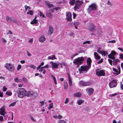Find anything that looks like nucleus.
Segmentation results:
<instances>
[{
    "instance_id": "f257e3e1",
    "label": "nucleus",
    "mask_w": 123,
    "mask_h": 123,
    "mask_svg": "<svg viewBox=\"0 0 123 123\" xmlns=\"http://www.w3.org/2000/svg\"><path fill=\"white\" fill-rule=\"evenodd\" d=\"M26 91L24 88H20L18 89V97L22 98L26 96Z\"/></svg>"
},
{
    "instance_id": "f03ea898",
    "label": "nucleus",
    "mask_w": 123,
    "mask_h": 123,
    "mask_svg": "<svg viewBox=\"0 0 123 123\" xmlns=\"http://www.w3.org/2000/svg\"><path fill=\"white\" fill-rule=\"evenodd\" d=\"M84 58L82 57H79L74 59L73 61V63L77 65L78 67L80 65L84 60Z\"/></svg>"
},
{
    "instance_id": "7ed1b4c3",
    "label": "nucleus",
    "mask_w": 123,
    "mask_h": 123,
    "mask_svg": "<svg viewBox=\"0 0 123 123\" xmlns=\"http://www.w3.org/2000/svg\"><path fill=\"white\" fill-rule=\"evenodd\" d=\"M5 67L9 71L13 72L15 70L14 65L11 63H6V64Z\"/></svg>"
},
{
    "instance_id": "20e7f679",
    "label": "nucleus",
    "mask_w": 123,
    "mask_h": 123,
    "mask_svg": "<svg viewBox=\"0 0 123 123\" xmlns=\"http://www.w3.org/2000/svg\"><path fill=\"white\" fill-rule=\"evenodd\" d=\"M97 8V6L95 3L92 4L89 6L87 9V11L89 13L91 12L92 11H95Z\"/></svg>"
},
{
    "instance_id": "39448f33",
    "label": "nucleus",
    "mask_w": 123,
    "mask_h": 123,
    "mask_svg": "<svg viewBox=\"0 0 123 123\" xmlns=\"http://www.w3.org/2000/svg\"><path fill=\"white\" fill-rule=\"evenodd\" d=\"M87 28L91 31H95V26L92 23H89L87 24Z\"/></svg>"
},
{
    "instance_id": "423d86ee",
    "label": "nucleus",
    "mask_w": 123,
    "mask_h": 123,
    "mask_svg": "<svg viewBox=\"0 0 123 123\" xmlns=\"http://www.w3.org/2000/svg\"><path fill=\"white\" fill-rule=\"evenodd\" d=\"M6 20L8 23H11L12 21L16 23H18L17 20L12 17H10L8 16H6Z\"/></svg>"
},
{
    "instance_id": "0eeeda50",
    "label": "nucleus",
    "mask_w": 123,
    "mask_h": 123,
    "mask_svg": "<svg viewBox=\"0 0 123 123\" xmlns=\"http://www.w3.org/2000/svg\"><path fill=\"white\" fill-rule=\"evenodd\" d=\"M37 96V93L33 91H29L26 94V96L30 97L32 98H34Z\"/></svg>"
},
{
    "instance_id": "6e6552de",
    "label": "nucleus",
    "mask_w": 123,
    "mask_h": 123,
    "mask_svg": "<svg viewBox=\"0 0 123 123\" xmlns=\"http://www.w3.org/2000/svg\"><path fill=\"white\" fill-rule=\"evenodd\" d=\"M96 74L98 76H104L105 75V70H100L97 69L96 70Z\"/></svg>"
},
{
    "instance_id": "1a4fd4ad",
    "label": "nucleus",
    "mask_w": 123,
    "mask_h": 123,
    "mask_svg": "<svg viewBox=\"0 0 123 123\" xmlns=\"http://www.w3.org/2000/svg\"><path fill=\"white\" fill-rule=\"evenodd\" d=\"M90 68H89L88 66H81L79 69L80 73H82V71H87L88 69Z\"/></svg>"
},
{
    "instance_id": "9d476101",
    "label": "nucleus",
    "mask_w": 123,
    "mask_h": 123,
    "mask_svg": "<svg viewBox=\"0 0 123 123\" xmlns=\"http://www.w3.org/2000/svg\"><path fill=\"white\" fill-rule=\"evenodd\" d=\"M91 84V82L89 81L86 82L81 81L79 82V85L80 86H89Z\"/></svg>"
},
{
    "instance_id": "9b49d317",
    "label": "nucleus",
    "mask_w": 123,
    "mask_h": 123,
    "mask_svg": "<svg viewBox=\"0 0 123 123\" xmlns=\"http://www.w3.org/2000/svg\"><path fill=\"white\" fill-rule=\"evenodd\" d=\"M117 81L116 80H113L109 84V87L110 88L115 87L117 85Z\"/></svg>"
},
{
    "instance_id": "f8f14e48",
    "label": "nucleus",
    "mask_w": 123,
    "mask_h": 123,
    "mask_svg": "<svg viewBox=\"0 0 123 123\" xmlns=\"http://www.w3.org/2000/svg\"><path fill=\"white\" fill-rule=\"evenodd\" d=\"M83 3L82 1H80L79 0H77L76 1L75 5L74 7V9L76 10L77 9H79L80 8L79 6Z\"/></svg>"
},
{
    "instance_id": "ddd939ff",
    "label": "nucleus",
    "mask_w": 123,
    "mask_h": 123,
    "mask_svg": "<svg viewBox=\"0 0 123 123\" xmlns=\"http://www.w3.org/2000/svg\"><path fill=\"white\" fill-rule=\"evenodd\" d=\"M116 52L115 51H112L111 53L108 55V57L112 60L115 59V57L114 55H116Z\"/></svg>"
},
{
    "instance_id": "4468645a",
    "label": "nucleus",
    "mask_w": 123,
    "mask_h": 123,
    "mask_svg": "<svg viewBox=\"0 0 123 123\" xmlns=\"http://www.w3.org/2000/svg\"><path fill=\"white\" fill-rule=\"evenodd\" d=\"M50 63L51 64L52 68L53 69L55 68H58L59 64H58V62L53 63V62H51Z\"/></svg>"
},
{
    "instance_id": "2eb2a0df",
    "label": "nucleus",
    "mask_w": 123,
    "mask_h": 123,
    "mask_svg": "<svg viewBox=\"0 0 123 123\" xmlns=\"http://www.w3.org/2000/svg\"><path fill=\"white\" fill-rule=\"evenodd\" d=\"M66 15L67 16L66 18L68 20V21H71L72 19L71 18L72 15L71 13L70 12H69L66 14Z\"/></svg>"
},
{
    "instance_id": "dca6fc26",
    "label": "nucleus",
    "mask_w": 123,
    "mask_h": 123,
    "mask_svg": "<svg viewBox=\"0 0 123 123\" xmlns=\"http://www.w3.org/2000/svg\"><path fill=\"white\" fill-rule=\"evenodd\" d=\"M5 109L4 106H3L0 109V114L3 116H4L6 113L5 111Z\"/></svg>"
},
{
    "instance_id": "f3484780",
    "label": "nucleus",
    "mask_w": 123,
    "mask_h": 123,
    "mask_svg": "<svg viewBox=\"0 0 123 123\" xmlns=\"http://www.w3.org/2000/svg\"><path fill=\"white\" fill-rule=\"evenodd\" d=\"M86 90L88 92V94L90 95L92 94L94 91V89L92 88H87L86 89Z\"/></svg>"
},
{
    "instance_id": "a211bd4d",
    "label": "nucleus",
    "mask_w": 123,
    "mask_h": 123,
    "mask_svg": "<svg viewBox=\"0 0 123 123\" xmlns=\"http://www.w3.org/2000/svg\"><path fill=\"white\" fill-rule=\"evenodd\" d=\"M53 31V27L51 26H49V30L48 32V34L50 35H51Z\"/></svg>"
},
{
    "instance_id": "6ab92c4d",
    "label": "nucleus",
    "mask_w": 123,
    "mask_h": 123,
    "mask_svg": "<svg viewBox=\"0 0 123 123\" xmlns=\"http://www.w3.org/2000/svg\"><path fill=\"white\" fill-rule=\"evenodd\" d=\"M87 65L89 68H90L91 67V63L92 62V60L90 58H88L87 60Z\"/></svg>"
},
{
    "instance_id": "aec40b11",
    "label": "nucleus",
    "mask_w": 123,
    "mask_h": 123,
    "mask_svg": "<svg viewBox=\"0 0 123 123\" xmlns=\"http://www.w3.org/2000/svg\"><path fill=\"white\" fill-rule=\"evenodd\" d=\"M68 80L70 86H71L72 85V81L71 79V77L69 73H68Z\"/></svg>"
},
{
    "instance_id": "412c9836",
    "label": "nucleus",
    "mask_w": 123,
    "mask_h": 123,
    "mask_svg": "<svg viewBox=\"0 0 123 123\" xmlns=\"http://www.w3.org/2000/svg\"><path fill=\"white\" fill-rule=\"evenodd\" d=\"M94 55L95 58L97 60H98L100 59V57L99 56V55L97 52H94Z\"/></svg>"
},
{
    "instance_id": "4be33fe9",
    "label": "nucleus",
    "mask_w": 123,
    "mask_h": 123,
    "mask_svg": "<svg viewBox=\"0 0 123 123\" xmlns=\"http://www.w3.org/2000/svg\"><path fill=\"white\" fill-rule=\"evenodd\" d=\"M40 42L41 43H43L46 40V38L44 35H42L39 38V39Z\"/></svg>"
},
{
    "instance_id": "5701e85b",
    "label": "nucleus",
    "mask_w": 123,
    "mask_h": 123,
    "mask_svg": "<svg viewBox=\"0 0 123 123\" xmlns=\"http://www.w3.org/2000/svg\"><path fill=\"white\" fill-rule=\"evenodd\" d=\"M37 16H35V17L33 19V20L31 21V24H35L37 23L38 22V20H37Z\"/></svg>"
},
{
    "instance_id": "b1692460",
    "label": "nucleus",
    "mask_w": 123,
    "mask_h": 123,
    "mask_svg": "<svg viewBox=\"0 0 123 123\" xmlns=\"http://www.w3.org/2000/svg\"><path fill=\"white\" fill-rule=\"evenodd\" d=\"M120 61L118 59H116L113 60V65L114 66H116L117 64V62H119Z\"/></svg>"
},
{
    "instance_id": "393cba45",
    "label": "nucleus",
    "mask_w": 123,
    "mask_h": 123,
    "mask_svg": "<svg viewBox=\"0 0 123 123\" xmlns=\"http://www.w3.org/2000/svg\"><path fill=\"white\" fill-rule=\"evenodd\" d=\"M56 58H55V55H52L51 56H49L48 57V60L51 59L52 60H53L55 59H56Z\"/></svg>"
},
{
    "instance_id": "a878e982",
    "label": "nucleus",
    "mask_w": 123,
    "mask_h": 123,
    "mask_svg": "<svg viewBox=\"0 0 123 123\" xmlns=\"http://www.w3.org/2000/svg\"><path fill=\"white\" fill-rule=\"evenodd\" d=\"M81 94L80 92H77L74 94V96L75 97H80L81 96Z\"/></svg>"
},
{
    "instance_id": "bb28decb",
    "label": "nucleus",
    "mask_w": 123,
    "mask_h": 123,
    "mask_svg": "<svg viewBox=\"0 0 123 123\" xmlns=\"http://www.w3.org/2000/svg\"><path fill=\"white\" fill-rule=\"evenodd\" d=\"M75 2V0H70L69 3L71 5H74Z\"/></svg>"
},
{
    "instance_id": "cd10ccee",
    "label": "nucleus",
    "mask_w": 123,
    "mask_h": 123,
    "mask_svg": "<svg viewBox=\"0 0 123 123\" xmlns=\"http://www.w3.org/2000/svg\"><path fill=\"white\" fill-rule=\"evenodd\" d=\"M68 86V84L67 81L65 82L64 83V88L65 89H67Z\"/></svg>"
},
{
    "instance_id": "c85d7f7f",
    "label": "nucleus",
    "mask_w": 123,
    "mask_h": 123,
    "mask_svg": "<svg viewBox=\"0 0 123 123\" xmlns=\"http://www.w3.org/2000/svg\"><path fill=\"white\" fill-rule=\"evenodd\" d=\"M34 13V11H33L29 10L28 12H27V14H29L32 15Z\"/></svg>"
},
{
    "instance_id": "c756f323",
    "label": "nucleus",
    "mask_w": 123,
    "mask_h": 123,
    "mask_svg": "<svg viewBox=\"0 0 123 123\" xmlns=\"http://www.w3.org/2000/svg\"><path fill=\"white\" fill-rule=\"evenodd\" d=\"M108 54V52H107L105 51H102L101 52V54L102 55H104L105 56V55H107Z\"/></svg>"
},
{
    "instance_id": "7c9ffc66",
    "label": "nucleus",
    "mask_w": 123,
    "mask_h": 123,
    "mask_svg": "<svg viewBox=\"0 0 123 123\" xmlns=\"http://www.w3.org/2000/svg\"><path fill=\"white\" fill-rule=\"evenodd\" d=\"M117 68L118 69V70H119V72H118L119 73H114V74H116L117 75H118V74H119L120 73V66H117Z\"/></svg>"
},
{
    "instance_id": "2f4dec72",
    "label": "nucleus",
    "mask_w": 123,
    "mask_h": 123,
    "mask_svg": "<svg viewBox=\"0 0 123 123\" xmlns=\"http://www.w3.org/2000/svg\"><path fill=\"white\" fill-rule=\"evenodd\" d=\"M46 4L50 8L51 7H53L54 6L52 4H50L49 3L47 2H46Z\"/></svg>"
},
{
    "instance_id": "473e14b6",
    "label": "nucleus",
    "mask_w": 123,
    "mask_h": 123,
    "mask_svg": "<svg viewBox=\"0 0 123 123\" xmlns=\"http://www.w3.org/2000/svg\"><path fill=\"white\" fill-rule=\"evenodd\" d=\"M58 64H59V65H61V67L62 68L63 67V65H65L66 64L64 62H63L60 63L58 62Z\"/></svg>"
},
{
    "instance_id": "72a5a7b5",
    "label": "nucleus",
    "mask_w": 123,
    "mask_h": 123,
    "mask_svg": "<svg viewBox=\"0 0 123 123\" xmlns=\"http://www.w3.org/2000/svg\"><path fill=\"white\" fill-rule=\"evenodd\" d=\"M77 101L78 104L79 105H80L84 102L83 101L80 99L78 100Z\"/></svg>"
},
{
    "instance_id": "f704fd0d",
    "label": "nucleus",
    "mask_w": 123,
    "mask_h": 123,
    "mask_svg": "<svg viewBox=\"0 0 123 123\" xmlns=\"http://www.w3.org/2000/svg\"><path fill=\"white\" fill-rule=\"evenodd\" d=\"M25 11H26L27 9H28L29 10L31 8L30 6H27L26 5H25Z\"/></svg>"
},
{
    "instance_id": "c9c22d12",
    "label": "nucleus",
    "mask_w": 123,
    "mask_h": 123,
    "mask_svg": "<svg viewBox=\"0 0 123 123\" xmlns=\"http://www.w3.org/2000/svg\"><path fill=\"white\" fill-rule=\"evenodd\" d=\"M29 117H30V118L34 122H36V120L35 119H34L33 117L31 115H30L29 116Z\"/></svg>"
},
{
    "instance_id": "e433bc0d",
    "label": "nucleus",
    "mask_w": 123,
    "mask_h": 123,
    "mask_svg": "<svg viewBox=\"0 0 123 123\" xmlns=\"http://www.w3.org/2000/svg\"><path fill=\"white\" fill-rule=\"evenodd\" d=\"M58 123H67L64 120H60L58 122Z\"/></svg>"
},
{
    "instance_id": "4c0bfd02",
    "label": "nucleus",
    "mask_w": 123,
    "mask_h": 123,
    "mask_svg": "<svg viewBox=\"0 0 123 123\" xmlns=\"http://www.w3.org/2000/svg\"><path fill=\"white\" fill-rule=\"evenodd\" d=\"M47 15L49 17L51 18L52 17L53 15L50 13H47Z\"/></svg>"
},
{
    "instance_id": "58836bf2",
    "label": "nucleus",
    "mask_w": 123,
    "mask_h": 123,
    "mask_svg": "<svg viewBox=\"0 0 123 123\" xmlns=\"http://www.w3.org/2000/svg\"><path fill=\"white\" fill-rule=\"evenodd\" d=\"M6 94L9 96H11L12 95V93L11 92L7 91L6 92Z\"/></svg>"
},
{
    "instance_id": "ea45409f",
    "label": "nucleus",
    "mask_w": 123,
    "mask_h": 123,
    "mask_svg": "<svg viewBox=\"0 0 123 123\" xmlns=\"http://www.w3.org/2000/svg\"><path fill=\"white\" fill-rule=\"evenodd\" d=\"M53 103L50 104L49 105V108L48 109H50L52 108L53 107Z\"/></svg>"
},
{
    "instance_id": "a19ab883",
    "label": "nucleus",
    "mask_w": 123,
    "mask_h": 123,
    "mask_svg": "<svg viewBox=\"0 0 123 123\" xmlns=\"http://www.w3.org/2000/svg\"><path fill=\"white\" fill-rule=\"evenodd\" d=\"M80 24V23L78 22H74V26H78Z\"/></svg>"
},
{
    "instance_id": "79ce46f5",
    "label": "nucleus",
    "mask_w": 123,
    "mask_h": 123,
    "mask_svg": "<svg viewBox=\"0 0 123 123\" xmlns=\"http://www.w3.org/2000/svg\"><path fill=\"white\" fill-rule=\"evenodd\" d=\"M16 103V102H13L12 103L9 105V106L10 107L11 106H13L15 105Z\"/></svg>"
},
{
    "instance_id": "37998d69",
    "label": "nucleus",
    "mask_w": 123,
    "mask_h": 123,
    "mask_svg": "<svg viewBox=\"0 0 123 123\" xmlns=\"http://www.w3.org/2000/svg\"><path fill=\"white\" fill-rule=\"evenodd\" d=\"M103 58H102L101 59L98 61L97 63V64H100L102 63L103 62Z\"/></svg>"
},
{
    "instance_id": "c03bdc74",
    "label": "nucleus",
    "mask_w": 123,
    "mask_h": 123,
    "mask_svg": "<svg viewBox=\"0 0 123 123\" xmlns=\"http://www.w3.org/2000/svg\"><path fill=\"white\" fill-rule=\"evenodd\" d=\"M3 91L5 92L6 91L7 88L5 86H4L3 87Z\"/></svg>"
},
{
    "instance_id": "a18cd8bd",
    "label": "nucleus",
    "mask_w": 123,
    "mask_h": 123,
    "mask_svg": "<svg viewBox=\"0 0 123 123\" xmlns=\"http://www.w3.org/2000/svg\"><path fill=\"white\" fill-rule=\"evenodd\" d=\"M4 121L3 117L1 116H0V121L3 122Z\"/></svg>"
},
{
    "instance_id": "49530a36",
    "label": "nucleus",
    "mask_w": 123,
    "mask_h": 123,
    "mask_svg": "<svg viewBox=\"0 0 123 123\" xmlns=\"http://www.w3.org/2000/svg\"><path fill=\"white\" fill-rule=\"evenodd\" d=\"M30 68H33V69H35L36 68V67L33 65H31L30 66Z\"/></svg>"
},
{
    "instance_id": "de8ad7c7",
    "label": "nucleus",
    "mask_w": 123,
    "mask_h": 123,
    "mask_svg": "<svg viewBox=\"0 0 123 123\" xmlns=\"http://www.w3.org/2000/svg\"><path fill=\"white\" fill-rule=\"evenodd\" d=\"M22 80L23 81L25 82H27V78L25 77H23L22 79Z\"/></svg>"
},
{
    "instance_id": "09e8293b",
    "label": "nucleus",
    "mask_w": 123,
    "mask_h": 123,
    "mask_svg": "<svg viewBox=\"0 0 123 123\" xmlns=\"http://www.w3.org/2000/svg\"><path fill=\"white\" fill-rule=\"evenodd\" d=\"M44 68L43 67H41L40 68L39 70V71L40 72H42L43 71H44L43 70H44Z\"/></svg>"
},
{
    "instance_id": "8fccbe9b",
    "label": "nucleus",
    "mask_w": 123,
    "mask_h": 123,
    "mask_svg": "<svg viewBox=\"0 0 123 123\" xmlns=\"http://www.w3.org/2000/svg\"><path fill=\"white\" fill-rule=\"evenodd\" d=\"M78 55V53H77V54H73V55H72L71 56V58H72V59H73V58L75 57V56H76V55Z\"/></svg>"
},
{
    "instance_id": "3c124183",
    "label": "nucleus",
    "mask_w": 123,
    "mask_h": 123,
    "mask_svg": "<svg viewBox=\"0 0 123 123\" xmlns=\"http://www.w3.org/2000/svg\"><path fill=\"white\" fill-rule=\"evenodd\" d=\"M45 69V68H49V64L48 63L47 65L43 67Z\"/></svg>"
},
{
    "instance_id": "603ef678",
    "label": "nucleus",
    "mask_w": 123,
    "mask_h": 123,
    "mask_svg": "<svg viewBox=\"0 0 123 123\" xmlns=\"http://www.w3.org/2000/svg\"><path fill=\"white\" fill-rule=\"evenodd\" d=\"M113 123H121V121L119 120L118 122H117L115 120H114L113 121Z\"/></svg>"
},
{
    "instance_id": "864d4df0",
    "label": "nucleus",
    "mask_w": 123,
    "mask_h": 123,
    "mask_svg": "<svg viewBox=\"0 0 123 123\" xmlns=\"http://www.w3.org/2000/svg\"><path fill=\"white\" fill-rule=\"evenodd\" d=\"M101 49V48H98V50H97V52L99 53V54H101V52L102 51H100V49Z\"/></svg>"
},
{
    "instance_id": "5fc2aeb1",
    "label": "nucleus",
    "mask_w": 123,
    "mask_h": 123,
    "mask_svg": "<svg viewBox=\"0 0 123 123\" xmlns=\"http://www.w3.org/2000/svg\"><path fill=\"white\" fill-rule=\"evenodd\" d=\"M108 61L110 65H112V61L109 59H108Z\"/></svg>"
},
{
    "instance_id": "6e6d98bb",
    "label": "nucleus",
    "mask_w": 123,
    "mask_h": 123,
    "mask_svg": "<svg viewBox=\"0 0 123 123\" xmlns=\"http://www.w3.org/2000/svg\"><path fill=\"white\" fill-rule=\"evenodd\" d=\"M21 68V66L20 65H19L18 66V67H17V70L18 71H19Z\"/></svg>"
},
{
    "instance_id": "4d7b16f0",
    "label": "nucleus",
    "mask_w": 123,
    "mask_h": 123,
    "mask_svg": "<svg viewBox=\"0 0 123 123\" xmlns=\"http://www.w3.org/2000/svg\"><path fill=\"white\" fill-rule=\"evenodd\" d=\"M119 56H120L119 58L120 59H123V54H119Z\"/></svg>"
},
{
    "instance_id": "13d9d810",
    "label": "nucleus",
    "mask_w": 123,
    "mask_h": 123,
    "mask_svg": "<svg viewBox=\"0 0 123 123\" xmlns=\"http://www.w3.org/2000/svg\"><path fill=\"white\" fill-rule=\"evenodd\" d=\"M90 41H87L86 42H84L83 43V44H84L86 43H88V44H90Z\"/></svg>"
},
{
    "instance_id": "bf43d9fd",
    "label": "nucleus",
    "mask_w": 123,
    "mask_h": 123,
    "mask_svg": "<svg viewBox=\"0 0 123 123\" xmlns=\"http://www.w3.org/2000/svg\"><path fill=\"white\" fill-rule=\"evenodd\" d=\"M116 41L115 40H113L111 41H109L108 42V43H115Z\"/></svg>"
},
{
    "instance_id": "052dcab7",
    "label": "nucleus",
    "mask_w": 123,
    "mask_h": 123,
    "mask_svg": "<svg viewBox=\"0 0 123 123\" xmlns=\"http://www.w3.org/2000/svg\"><path fill=\"white\" fill-rule=\"evenodd\" d=\"M69 99L68 98H67L66 99L65 101V104H67L68 101Z\"/></svg>"
},
{
    "instance_id": "680f3d73",
    "label": "nucleus",
    "mask_w": 123,
    "mask_h": 123,
    "mask_svg": "<svg viewBox=\"0 0 123 123\" xmlns=\"http://www.w3.org/2000/svg\"><path fill=\"white\" fill-rule=\"evenodd\" d=\"M40 15L41 17L42 16L43 17H45L44 14H43V13H42L41 12H40Z\"/></svg>"
},
{
    "instance_id": "e2e57ef3",
    "label": "nucleus",
    "mask_w": 123,
    "mask_h": 123,
    "mask_svg": "<svg viewBox=\"0 0 123 123\" xmlns=\"http://www.w3.org/2000/svg\"><path fill=\"white\" fill-rule=\"evenodd\" d=\"M3 92L0 91V97H3Z\"/></svg>"
},
{
    "instance_id": "0e129e2a",
    "label": "nucleus",
    "mask_w": 123,
    "mask_h": 123,
    "mask_svg": "<svg viewBox=\"0 0 123 123\" xmlns=\"http://www.w3.org/2000/svg\"><path fill=\"white\" fill-rule=\"evenodd\" d=\"M40 103L41 106H42L44 105V102L43 101H42L40 102Z\"/></svg>"
},
{
    "instance_id": "69168bd1",
    "label": "nucleus",
    "mask_w": 123,
    "mask_h": 123,
    "mask_svg": "<svg viewBox=\"0 0 123 123\" xmlns=\"http://www.w3.org/2000/svg\"><path fill=\"white\" fill-rule=\"evenodd\" d=\"M112 70L114 72H116V73H119V72L116 69L114 68H112Z\"/></svg>"
},
{
    "instance_id": "338daca9",
    "label": "nucleus",
    "mask_w": 123,
    "mask_h": 123,
    "mask_svg": "<svg viewBox=\"0 0 123 123\" xmlns=\"http://www.w3.org/2000/svg\"><path fill=\"white\" fill-rule=\"evenodd\" d=\"M15 81L16 82H18L19 81V80H18V77L16 78L15 79Z\"/></svg>"
},
{
    "instance_id": "774afa93",
    "label": "nucleus",
    "mask_w": 123,
    "mask_h": 123,
    "mask_svg": "<svg viewBox=\"0 0 123 123\" xmlns=\"http://www.w3.org/2000/svg\"><path fill=\"white\" fill-rule=\"evenodd\" d=\"M27 55L29 56H30L31 55V53L30 52L28 51H27Z\"/></svg>"
}]
</instances>
